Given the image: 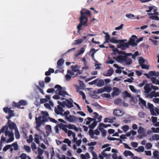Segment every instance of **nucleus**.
I'll return each instance as SVG.
<instances>
[{
	"label": "nucleus",
	"instance_id": "13d9d810",
	"mask_svg": "<svg viewBox=\"0 0 159 159\" xmlns=\"http://www.w3.org/2000/svg\"><path fill=\"white\" fill-rule=\"evenodd\" d=\"M33 138L32 135H30L29 136V139H27V141L28 143H31L33 141Z\"/></svg>",
	"mask_w": 159,
	"mask_h": 159
},
{
	"label": "nucleus",
	"instance_id": "423d86ee",
	"mask_svg": "<svg viewBox=\"0 0 159 159\" xmlns=\"http://www.w3.org/2000/svg\"><path fill=\"white\" fill-rule=\"evenodd\" d=\"M121 41L117 47L118 48H120L122 50H124L129 47V44L128 43H125V41H127L126 40H121Z\"/></svg>",
	"mask_w": 159,
	"mask_h": 159
},
{
	"label": "nucleus",
	"instance_id": "393cba45",
	"mask_svg": "<svg viewBox=\"0 0 159 159\" xmlns=\"http://www.w3.org/2000/svg\"><path fill=\"white\" fill-rule=\"evenodd\" d=\"M150 141L152 140H159V135L157 134H155L153 135L152 136V137L150 139Z\"/></svg>",
	"mask_w": 159,
	"mask_h": 159
},
{
	"label": "nucleus",
	"instance_id": "a211bd4d",
	"mask_svg": "<svg viewBox=\"0 0 159 159\" xmlns=\"http://www.w3.org/2000/svg\"><path fill=\"white\" fill-rule=\"evenodd\" d=\"M64 62V60L63 59H60L57 62V68H61V66Z\"/></svg>",
	"mask_w": 159,
	"mask_h": 159
},
{
	"label": "nucleus",
	"instance_id": "5701e85b",
	"mask_svg": "<svg viewBox=\"0 0 159 159\" xmlns=\"http://www.w3.org/2000/svg\"><path fill=\"white\" fill-rule=\"evenodd\" d=\"M121 41V40H117L116 39L115 37H112L110 40V42L114 43H119Z\"/></svg>",
	"mask_w": 159,
	"mask_h": 159
},
{
	"label": "nucleus",
	"instance_id": "09e8293b",
	"mask_svg": "<svg viewBox=\"0 0 159 159\" xmlns=\"http://www.w3.org/2000/svg\"><path fill=\"white\" fill-rule=\"evenodd\" d=\"M139 63L140 66L141 64H143L145 62V61L142 57H140L139 60Z\"/></svg>",
	"mask_w": 159,
	"mask_h": 159
},
{
	"label": "nucleus",
	"instance_id": "dca6fc26",
	"mask_svg": "<svg viewBox=\"0 0 159 159\" xmlns=\"http://www.w3.org/2000/svg\"><path fill=\"white\" fill-rule=\"evenodd\" d=\"M120 91L119 89L117 87H114L113 88V91L111 94L112 96H117L120 93Z\"/></svg>",
	"mask_w": 159,
	"mask_h": 159
},
{
	"label": "nucleus",
	"instance_id": "c756f323",
	"mask_svg": "<svg viewBox=\"0 0 159 159\" xmlns=\"http://www.w3.org/2000/svg\"><path fill=\"white\" fill-rule=\"evenodd\" d=\"M15 134L16 138L17 139H19L20 137V134L17 128H16L15 130Z\"/></svg>",
	"mask_w": 159,
	"mask_h": 159
},
{
	"label": "nucleus",
	"instance_id": "774afa93",
	"mask_svg": "<svg viewBox=\"0 0 159 159\" xmlns=\"http://www.w3.org/2000/svg\"><path fill=\"white\" fill-rule=\"evenodd\" d=\"M129 88L130 89V90L133 92H136V90L135 89L134 87V86L132 85H129Z\"/></svg>",
	"mask_w": 159,
	"mask_h": 159
},
{
	"label": "nucleus",
	"instance_id": "de8ad7c7",
	"mask_svg": "<svg viewBox=\"0 0 159 159\" xmlns=\"http://www.w3.org/2000/svg\"><path fill=\"white\" fill-rule=\"evenodd\" d=\"M125 16L128 18L134 19L135 17V16L132 14H127Z\"/></svg>",
	"mask_w": 159,
	"mask_h": 159
},
{
	"label": "nucleus",
	"instance_id": "603ef678",
	"mask_svg": "<svg viewBox=\"0 0 159 159\" xmlns=\"http://www.w3.org/2000/svg\"><path fill=\"white\" fill-rule=\"evenodd\" d=\"M24 149L26 150L27 152H30L31 151L30 147L29 146L27 145H24Z\"/></svg>",
	"mask_w": 159,
	"mask_h": 159
},
{
	"label": "nucleus",
	"instance_id": "4468645a",
	"mask_svg": "<svg viewBox=\"0 0 159 159\" xmlns=\"http://www.w3.org/2000/svg\"><path fill=\"white\" fill-rule=\"evenodd\" d=\"M113 115L116 116H121L124 114L123 112L120 110H115L113 112Z\"/></svg>",
	"mask_w": 159,
	"mask_h": 159
},
{
	"label": "nucleus",
	"instance_id": "7ed1b4c3",
	"mask_svg": "<svg viewBox=\"0 0 159 159\" xmlns=\"http://www.w3.org/2000/svg\"><path fill=\"white\" fill-rule=\"evenodd\" d=\"M54 88L55 89H57L55 92L56 94H58V95H55L53 96V98L54 99H59L60 98L59 96H61L63 97L65 95H69L67 92L62 90V88L60 85L58 84L56 85Z\"/></svg>",
	"mask_w": 159,
	"mask_h": 159
},
{
	"label": "nucleus",
	"instance_id": "2f4dec72",
	"mask_svg": "<svg viewBox=\"0 0 159 159\" xmlns=\"http://www.w3.org/2000/svg\"><path fill=\"white\" fill-rule=\"evenodd\" d=\"M78 66L77 65H75V66H71L70 68L73 71L75 72H76L78 70V69L79 68H78Z\"/></svg>",
	"mask_w": 159,
	"mask_h": 159
},
{
	"label": "nucleus",
	"instance_id": "052dcab7",
	"mask_svg": "<svg viewBox=\"0 0 159 159\" xmlns=\"http://www.w3.org/2000/svg\"><path fill=\"white\" fill-rule=\"evenodd\" d=\"M139 55V52L138 51H137L135 52L134 54H132V55L131 56H132V57L133 59H135L136 57L138 56Z\"/></svg>",
	"mask_w": 159,
	"mask_h": 159
},
{
	"label": "nucleus",
	"instance_id": "0e129e2a",
	"mask_svg": "<svg viewBox=\"0 0 159 159\" xmlns=\"http://www.w3.org/2000/svg\"><path fill=\"white\" fill-rule=\"evenodd\" d=\"M101 96L104 98H109L111 96L110 94H107L106 93H104L101 94Z\"/></svg>",
	"mask_w": 159,
	"mask_h": 159
},
{
	"label": "nucleus",
	"instance_id": "c03bdc74",
	"mask_svg": "<svg viewBox=\"0 0 159 159\" xmlns=\"http://www.w3.org/2000/svg\"><path fill=\"white\" fill-rule=\"evenodd\" d=\"M89 134L91 139H93L94 135V132L93 130L90 129L89 131Z\"/></svg>",
	"mask_w": 159,
	"mask_h": 159
},
{
	"label": "nucleus",
	"instance_id": "39448f33",
	"mask_svg": "<svg viewBox=\"0 0 159 159\" xmlns=\"http://www.w3.org/2000/svg\"><path fill=\"white\" fill-rule=\"evenodd\" d=\"M57 102L58 104L63 107H65L66 106L68 108H71L74 106L72 103L68 99H66L65 101H63L62 102L59 101Z\"/></svg>",
	"mask_w": 159,
	"mask_h": 159
},
{
	"label": "nucleus",
	"instance_id": "8fccbe9b",
	"mask_svg": "<svg viewBox=\"0 0 159 159\" xmlns=\"http://www.w3.org/2000/svg\"><path fill=\"white\" fill-rule=\"evenodd\" d=\"M129 127L128 125H125L122 127L121 129H122L124 132H126L129 129Z\"/></svg>",
	"mask_w": 159,
	"mask_h": 159
},
{
	"label": "nucleus",
	"instance_id": "aec40b11",
	"mask_svg": "<svg viewBox=\"0 0 159 159\" xmlns=\"http://www.w3.org/2000/svg\"><path fill=\"white\" fill-rule=\"evenodd\" d=\"M113 72V70L112 68H110L108 70L107 72L104 73L103 75L106 76H110L112 75Z\"/></svg>",
	"mask_w": 159,
	"mask_h": 159
},
{
	"label": "nucleus",
	"instance_id": "f704fd0d",
	"mask_svg": "<svg viewBox=\"0 0 159 159\" xmlns=\"http://www.w3.org/2000/svg\"><path fill=\"white\" fill-rule=\"evenodd\" d=\"M92 92H91L89 94L90 96L92 98L95 99H99L100 98V96L97 95L92 94Z\"/></svg>",
	"mask_w": 159,
	"mask_h": 159
},
{
	"label": "nucleus",
	"instance_id": "c9c22d12",
	"mask_svg": "<svg viewBox=\"0 0 159 159\" xmlns=\"http://www.w3.org/2000/svg\"><path fill=\"white\" fill-rule=\"evenodd\" d=\"M104 92L110 93L112 90V88L110 87H104Z\"/></svg>",
	"mask_w": 159,
	"mask_h": 159
},
{
	"label": "nucleus",
	"instance_id": "4c0bfd02",
	"mask_svg": "<svg viewBox=\"0 0 159 159\" xmlns=\"http://www.w3.org/2000/svg\"><path fill=\"white\" fill-rule=\"evenodd\" d=\"M115 104L118 105H121V100L120 98H117L114 100V101Z\"/></svg>",
	"mask_w": 159,
	"mask_h": 159
},
{
	"label": "nucleus",
	"instance_id": "0eeeda50",
	"mask_svg": "<svg viewBox=\"0 0 159 159\" xmlns=\"http://www.w3.org/2000/svg\"><path fill=\"white\" fill-rule=\"evenodd\" d=\"M27 105L26 101L24 100H21L20 101L18 102H13L12 103V106L18 108H24V107H20V106L21 105Z\"/></svg>",
	"mask_w": 159,
	"mask_h": 159
},
{
	"label": "nucleus",
	"instance_id": "1a4fd4ad",
	"mask_svg": "<svg viewBox=\"0 0 159 159\" xmlns=\"http://www.w3.org/2000/svg\"><path fill=\"white\" fill-rule=\"evenodd\" d=\"M41 116H39L38 117L36 116L35 117V123L36 124V128L38 130H39V127H40L41 124L43 123L42 120H41Z\"/></svg>",
	"mask_w": 159,
	"mask_h": 159
},
{
	"label": "nucleus",
	"instance_id": "f3484780",
	"mask_svg": "<svg viewBox=\"0 0 159 159\" xmlns=\"http://www.w3.org/2000/svg\"><path fill=\"white\" fill-rule=\"evenodd\" d=\"M144 89L145 90V93H148L151 91V89L150 87V85L148 84H146L144 87Z\"/></svg>",
	"mask_w": 159,
	"mask_h": 159
},
{
	"label": "nucleus",
	"instance_id": "37998d69",
	"mask_svg": "<svg viewBox=\"0 0 159 159\" xmlns=\"http://www.w3.org/2000/svg\"><path fill=\"white\" fill-rule=\"evenodd\" d=\"M144 132V129L142 126H139V129L138 130V133L143 134V133Z\"/></svg>",
	"mask_w": 159,
	"mask_h": 159
},
{
	"label": "nucleus",
	"instance_id": "bb28decb",
	"mask_svg": "<svg viewBox=\"0 0 159 159\" xmlns=\"http://www.w3.org/2000/svg\"><path fill=\"white\" fill-rule=\"evenodd\" d=\"M124 154L125 157H127L128 156L132 157L133 156L134 154L131 152L129 151H125L124 152Z\"/></svg>",
	"mask_w": 159,
	"mask_h": 159
},
{
	"label": "nucleus",
	"instance_id": "a878e982",
	"mask_svg": "<svg viewBox=\"0 0 159 159\" xmlns=\"http://www.w3.org/2000/svg\"><path fill=\"white\" fill-rule=\"evenodd\" d=\"M159 152L157 150L155 151L153 153V158L154 159H159Z\"/></svg>",
	"mask_w": 159,
	"mask_h": 159
},
{
	"label": "nucleus",
	"instance_id": "69168bd1",
	"mask_svg": "<svg viewBox=\"0 0 159 159\" xmlns=\"http://www.w3.org/2000/svg\"><path fill=\"white\" fill-rule=\"evenodd\" d=\"M134 80V78L133 77H131L130 79V78H128L127 79L125 80H124V82H128L130 83H132L133 82L132 80Z\"/></svg>",
	"mask_w": 159,
	"mask_h": 159
},
{
	"label": "nucleus",
	"instance_id": "ddd939ff",
	"mask_svg": "<svg viewBox=\"0 0 159 159\" xmlns=\"http://www.w3.org/2000/svg\"><path fill=\"white\" fill-rule=\"evenodd\" d=\"M66 118L69 122H73L78 120V118L75 116L70 115L69 116L66 117Z\"/></svg>",
	"mask_w": 159,
	"mask_h": 159
},
{
	"label": "nucleus",
	"instance_id": "bf43d9fd",
	"mask_svg": "<svg viewBox=\"0 0 159 159\" xmlns=\"http://www.w3.org/2000/svg\"><path fill=\"white\" fill-rule=\"evenodd\" d=\"M152 130L153 133H157L159 132V128H152Z\"/></svg>",
	"mask_w": 159,
	"mask_h": 159
},
{
	"label": "nucleus",
	"instance_id": "6e6552de",
	"mask_svg": "<svg viewBox=\"0 0 159 159\" xmlns=\"http://www.w3.org/2000/svg\"><path fill=\"white\" fill-rule=\"evenodd\" d=\"M137 39V37L135 35H132L130 38L129 42H128V43L129 45H131L132 47L136 46L137 43L136 42H135V41Z\"/></svg>",
	"mask_w": 159,
	"mask_h": 159
},
{
	"label": "nucleus",
	"instance_id": "58836bf2",
	"mask_svg": "<svg viewBox=\"0 0 159 159\" xmlns=\"http://www.w3.org/2000/svg\"><path fill=\"white\" fill-rule=\"evenodd\" d=\"M97 124V121H94L91 124L89 125V127L91 129H93Z\"/></svg>",
	"mask_w": 159,
	"mask_h": 159
},
{
	"label": "nucleus",
	"instance_id": "338daca9",
	"mask_svg": "<svg viewBox=\"0 0 159 159\" xmlns=\"http://www.w3.org/2000/svg\"><path fill=\"white\" fill-rule=\"evenodd\" d=\"M45 82L46 83H49L51 81V78L48 76H47L45 78Z\"/></svg>",
	"mask_w": 159,
	"mask_h": 159
},
{
	"label": "nucleus",
	"instance_id": "4be33fe9",
	"mask_svg": "<svg viewBox=\"0 0 159 159\" xmlns=\"http://www.w3.org/2000/svg\"><path fill=\"white\" fill-rule=\"evenodd\" d=\"M97 82V85L98 87H102L104 84V81L103 80H98Z\"/></svg>",
	"mask_w": 159,
	"mask_h": 159
},
{
	"label": "nucleus",
	"instance_id": "2eb2a0df",
	"mask_svg": "<svg viewBox=\"0 0 159 159\" xmlns=\"http://www.w3.org/2000/svg\"><path fill=\"white\" fill-rule=\"evenodd\" d=\"M59 128L63 130L66 133L68 132V129H67V125H64L62 123H60L58 125Z\"/></svg>",
	"mask_w": 159,
	"mask_h": 159
},
{
	"label": "nucleus",
	"instance_id": "412c9836",
	"mask_svg": "<svg viewBox=\"0 0 159 159\" xmlns=\"http://www.w3.org/2000/svg\"><path fill=\"white\" fill-rule=\"evenodd\" d=\"M42 139V136L40 135H39L37 134H35L34 135V141L37 144H39V139Z\"/></svg>",
	"mask_w": 159,
	"mask_h": 159
},
{
	"label": "nucleus",
	"instance_id": "9b49d317",
	"mask_svg": "<svg viewBox=\"0 0 159 159\" xmlns=\"http://www.w3.org/2000/svg\"><path fill=\"white\" fill-rule=\"evenodd\" d=\"M3 110L5 113H8V115H9L11 116H15L14 111L11 110L10 108L4 107L3 108Z\"/></svg>",
	"mask_w": 159,
	"mask_h": 159
},
{
	"label": "nucleus",
	"instance_id": "3c124183",
	"mask_svg": "<svg viewBox=\"0 0 159 159\" xmlns=\"http://www.w3.org/2000/svg\"><path fill=\"white\" fill-rule=\"evenodd\" d=\"M149 18L152 20H159V18L157 16H152L149 17Z\"/></svg>",
	"mask_w": 159,
	"mask_h": 159
},
{
	"label": "nucleus",
	"instance_id": "7c9ffc66",
	"mask_svg": "<svg viewBox=\"0 0 159 159\" xmlns=\"http://www.w3.org/2000/svg\"><path fill=\"white\" fill-rule=\"evenodd\" d=\"M134 150L138 152H141L144 151V148L143 146H140L138 147V148L134 149Z\"/></svg>",
	"mask_w": 159,
	"mask_h": 159
},
{
	"label": "nucleus",
	"instance_id": "f257e3e1",
	"mask_svg": "<svg viewBox=\"0 0 159 159\" xmlns=\"http://www.w3.org/2000/svg\"><path fill=\"white\" fill-rule=\"evenodd\" d=\"M7 125H5L3 126L0 130V134L2 133H5V137L8 135L9 138L7 140L6 143H7L12 142L14 139L13 133L12 131H10L8 130V127L11 130L14 129L15 130L16 128H17L16 127V124L14 122L11 121L10 120H8L7 123Z\"/></svg>",
	"mask_w": 159,
	"mask_h": 159
},
{
	"label": "nucleus",
	"instance_id": "680f3d73",
	"mask_svg": "<svg viewBox=\"0 0 159 159\" xmlns=\"http://www.w3.org/2000/svg\"><path fill=\"white\" fill-rule=\"evenodd\" d=\"M83 40L82 39H78L75 41V44L77 45H79L80 43H81L83 42Z\"/></svg>",
	"mask_w": 159,
	"mask_h": 159
},
{
	"label": "nucleus",
	"instance_id": "c85d7f7f",
	"mask_svg": "<svg viewBox=\"0 0 159 159\" xmlns=\"http://www.w3.org/2000/svg\"><path fill=\"white\" fill-rule=\"evenodd\" d=\"M151 80L153 84H158L159 83V80L155 77H152L151 78Z\"/></svg>",
	"mask_w": 159,
	"mask_h": 159
},
{
	"label": "nucleus",
	"instance_id": "e433bc0d",
	"mask_svg": "<svg viewBox=\"0 0 159 159\" xmlns=\"http://www.w3.org/2000/svg\"><path fill=\"white\" fill-rule=\"evenodd\" d=\"M108 60L106 62L107 64H112L114 62V61L110 57H108Z\"/></svg>",
	"mask_w": 159,
	"mask_h": 159
},
{
	"label": "nucleus",
	"instance_id": "cd10ccee",
	"mask_svg": "<svg viewBox=\"0 0 159 159\" xmlns=\"http://www.w3.org/2000/svg\"><path fill=\"white\" fill-rule=\"evenodd\" d=\"M110 36L108 33H107L106 35L105 36V41L104 42V44L106 43H108L110 42Z\"/></svg>",
	"mask_w": 159,
	"mask_h": 159
},
{
	"label": "nucleus",
	"instance_id": "b1692460",
	"mask_svg": "<svg viewBox=\"0 0 159 159\" xmlns=\"http://www.w3.org/2000/svg\"><path fill=\"white\" fill-rule=\"evenodd\" d=\"M155 91H153L151 92H149L146 95V97L147 98H152L154 97H155L154 94Z\"/></svg>",
	"mask_w": 159,
	"mask_h": 159
},
{
	"label": "nucleus",
	"instance_id": "864d4df0",
	"mask_svg": "<svg viewBox=\"0 0 159 159\" xmlns=\"http://www.w3.org/2000/svg\"><path fill=\"white\" fill-rule=\"evenodd\" d=\"M41 117L42 118V120L43 123L44 122H48V118H47L48 116H42Z\"/></svg>",
	"mask_w": 159,
	"mask_h": 159
},
{
	"label": "nucleus",
	"instance_id": "49530a36",
	"mask_svg": "<svg viewBox=\"0 0 159 159\" xmlns=\"http://www.w3.org/2000/svg\"><path fill=\"white\" fill-rule=\"evenodd\" d=\"M123 94L125 96V97H128V98H131V95L127 91H125Z\"/></svg>",
	"mask_w": 159,
	"mask_h": 159
},
{
	"label": "nucleus",
	"instance_id": "a18cd8bd",
	"mask_svg": "<svg viewBox=\"0 0 159 159\" xmlns=\"http://www.w3.org/2000/svg\"><path fill=\"white\" fill-rule=\"evenodd\" d=\"M99 129L102 133V135L103 136H106L107 132L106 131L102 128H99Z\"/></svg>",
	"mask_w": 159,
	"mask_h": 159
},
{
	"label": "nucleus",
	"instance_id": "9d476101",
	"mask_svg": "<svg viewBox=\"0 0 159 159\" xmlns=\"http://www.w3.org/2000/svg\"><path fill=\"white\" fill-rule=\"evenodd\" d=\"M62 107L59 105L57 106V107H55L54 111L55 113L57 115L60 114L62 115L63 112L64 111V110Z\"/></svg>",
	"mask_w": 159,
	"mask_h": 159
},
{
	"label": "nucleus",
	"instance_id": "79ce46f5",
	"mask_svg": "<svg viewBox=\"0 0 159 159\" xmlns=\"http://www.w3.org/2000/svg\"><path fill=\"white\" fill-rule=\"evenodd\" d=\"M140 66L143 69H145L146 70H148L149 69V66L146 65L144 64H141Z\"/></svg>",
	"mask_w": 159,
	"mask_h": 159
},
{
	"label": "nucleus",
	"instance_id": "5fc2aeb1",
	"mask_svg": "<svg viewBox=\"0 0 159 159\" xmlns=\"http://www.w3.org/2000/svg\"><path fill=\"white\" fill-rule=\"evenodd\" d=\"M152 147V145L151 143H148L146 144L145 148L146 149H150Z\"/></svg>",
	"mask_w": 159,
	"mask_h": 159
},
{
	"label": "nucleus",
	"instance_id": "ea45409f",
	"mask_svg": "<svg viewBox=\"0 0 159 159\" xmlns=\"http://www.w3.org/2000/svg\"><path fill=\"white\" fill-rule=\"evenodd\" d=\"M74 72H74L73 71H72L71 70H68L67 71V74H69L71 76H72L73 78L75 77L76 76V74L75 75H75V74L74 73Z\"/></svg>",
	"mask_w": 159,
	"mask_h": 159
},
{
	"label": "nucleus",
	"instance_id": "20e7f679",
	"mask_svg": "<svg viewBox=\"0 0 159 159\" xmlns=\"http://www.w3.org/2000/svg\"><path fill=\"white\" fill-rule=\"evenodd\" d=\"M116 61L120 62H125L127 65H129L132 63L131 59L122 55L117 56Z\"/></svg>",
	"mask_w": 159,
	"mask_h": 159
},
{
	"label": "nucleus",
	"instance_id": "f03ea898",
	"mask_svg": "<svg viewBox=\"0 0 159 159\" xmlns=\"http://www.w3.org/2000/svg\"><path fill=\"white\" fill-rule=\"evenodd\" d=\"M80 15L79 20L80 23L77 27L78 33H80V30L82 29V27L83 26H86L88 25L87 24L88 20V16H90L91 13L90 11L89 10L84 11V10L82 9L80 11Z\"/></svg>",
	"mask_w": 159,
	"mask_h": 159
},
{
	"label": "nucleus",
	"instance_id": "6e6d98bb",
	"mask_svg": "<svg viewBox=\"0 0 159 159\" xmlns=\"http://www.w3.org/2000/svg\"><path fill=\"white\" fill-rule=\"evenodd\" d=\"M11 145H7L5 146L3 148V150L6 152L10 148Z\"/></svg>",
	"mask_w": 159,
	"mask_h": 159
},
{
	"label": "nucleus",
	"instance_id": "72a5a7b5",
	"mask_svg": "<svg viewBox=\"0 0 159 159\" xmlns=\"http://www.w3.org/2000/svg\"><path fill=\"white\" fill-rule=\"evenodd\" d=\"M11 146H12L14 148L15 150H17L18 149V145L17 142H14L12 144L10 145Z\"/></svg>",
	"mask_w": 159,
	"mask_h": 159
},
{
	"label": "nucleus",
	"instance_id": "f8f14e48",
	"mask_svg": "<svg viewBox=\"0 0 159 159\" xmlns=\"http://www.w3.org/2000/svg\"><path fill=\"white\" fill-rule=\"evenodd\" d=\"M147 105V107H146L150 109V111L151 115L152 116H156L157 115L155 112L154 109L153 108L154 106L153 104L150 102H148Z\"/></svg>",
	"mask_w": 159,
	"mask_h": 159
},
{
	"label": "nucleus",
	"instance_id": "4d7b16f0",
	"mask_svg": "<svg viewBox=\"0 0 159 159\" xmlns=\"http://www.w3.org/2000/svg\"><path fill=\"white\" fill-rule=\"evenodd\" d=\"M79 94L82 96V98L83 99H85L86 97L83 92L82 91H79Z\"/></svg>",
	"mask_w": 159,
	"mask_h": 159
},
{
	"label": "nucleus",
	"instance_id": "473e14b6",
	"mask_svg": "<svg viewBox=\"0 0 159 159\" xmlns=\"http://www.w3.org/2000/svg\"><path fill=\"white\" fill-rule=\"evenodd\" d=\"M139 103L142 104L143 105L146 107V102L142 98H139Z\"/></svg>",
	"mask_w": 159,
	"mask_h": 159
},
{
	"label": "nucleus",
	"instance_id": "a19ab883",
	"mask_svg": "<svg viewBox=\"0 0 159 159\" xmlns=\"http://www.w3.org/2000/svg\"><path fill=\"white\" fill-rule=\"evenodd\" d=\"M86 119H87L88 120L86 122V125H89L91 121H93L95 120L94 119L90 117H88Z\"/></svg>",
	"mask_w": 159,
	"mask_h": 159
},
{
	"label": "nucleus",
	"instance_id": "e2e57ef3",
	"mask_svg": "<svg viewBox=\"0 0 159 159\" xmlns=\"http://www.w3.org/2000/svg\"><path fill=\"white\" fill-rule=\"evenodd\" d=\"M43 150L41 148H38V155L41 156L43 153Z\"/></svg>",
	"mask_w": 159,
	"mask_h": 159
},
{
	"label": "nucleus",
	"instance_id": "6ab92c4d",
	"mask_svg": "<svg viewBox=\"0 0 159 159\" xmlns=\"http://www.w3.org/2000/svg\"><path fill=\"white\" fill-rule=\"evenodd\" d=\"M67 128L70 129H74L75 131H78V129L76 126L73 124H68L67 125Z\"/></svg>",
	"mask_w": 159,
	"mask_h": 159
}]
</instances>
